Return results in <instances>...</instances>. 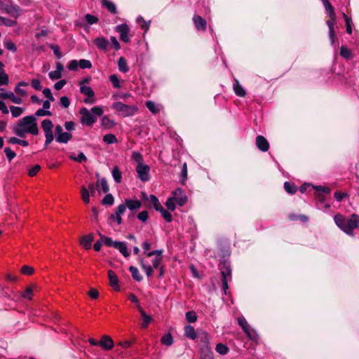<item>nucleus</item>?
<instances>
[{"instance_id":"1","label":"nucleus","mask_w":359,"mask_h":359,"mask_svg":"<svg viewBox=\"0 0 359 359\" xmlns=\"http://www.w3.org/2000/svg\"><path fill=\"white\" fill-rule=\"evenodd\" d=\"M13 132L17 136L22 138L25 137L27 133L37 135L39 128L35 116L33 115L27 116L19 120L13 129Z\"/></svg>"},{"instance_id":"2","label":"nucleus","mask_w":359,"mask_h":359,"mask_svg":"<svg viewBox=\"0 0 359 359\" xmlns=\"http://www.w3.org/2000/svg\"><path fill=\"white\" fill-rule=\"evenodd\" d=\"M334 220L337 226L348 235H352L353 230L359 226V216L355 214L351 215L349 219L337 214L334 216Z\"/></svg>"},{"instance_id":"3","label":"nucleus","mask_w":359,"mask_h":359,"mask_svg":"<svg viewBox=\"0 0 359 359\" xmlns=\"http://www.w3.org/2000/svg\"><path fill=\"white\" fill-rule=\"evenodd\" d=\"M103 113L104 111L100 106H95L90 109L82 107L79 111L80 121L82 125L91 127L97 121V118L102 116Z\"/></svg>"},{"instance_id":"4","label":"nucleus","mask_w":359,"mask_h":359,"mask_svg":"<svg viewBox=\"0 0 359 359\" xmlns=\"http://www.w3.org/2000/svg\"><path fill=\"white\" fill-rule=\"evenodd\" d=\"M111 107L118 114V115L123 117L133 116L138 111L137 105H128L121 102H116L113 103Z\"/></svg>"},{"instance_id":"5","label":"nucleus","mask_w":359,"mask_h":359,"mask_svg":"<svg viewBox=\"0 0 359 359\" xmlns=\"http://www.w3.org/2000/svg\"><path fill=\"white\" fill-rule=\"evenodd\" d=\"M222 290L225 294H228V282L231 280V269L228 263L224 262L221 267Z\"/></svg>"},{"instance_id":"6","label":"nucleus","mask_w":359,"mask_h":359,"mask_svg":"<svg viewBox=\"0 0 359 359\" xmlns=\"http://www.w3.org/2000/svg\"><path fill=\"white\" fill-rule=\"evenodd\" d=\"M41 127L46 137L45 145L47 146L50 144L54 139L53 133V124L50 119H45L41 122Z\"/></svg>"},{"instance_id":"7","label":"nucleus","mask_w":359,"mask_h":359,"mask_svg":"<svg viewBox=\"0 0 359 359\" xmlns=\"http://www.w3.org/2000/svg\"><path fill=\"white\" fill-rule=\"evenodd\" d=\"M238 323L242 327L243 332L247 334L249 339L256 341L258 339V335L256 331L250 328L247 320L243 316L238 318Z\"/></svg>"},{"instance_id":"8","label":"nucleus","mask_w":359,"mask_h":359,"mask_svg":"<svg viewBox=\"0 0 359 359\" xmlns=\"http://www.w3.org/2000/svg\"><path fill=\"white\" fill-rule=\"evenodd\" d=\"M0 10L15 18H18L22 13V11L18 6L4 3H1L0 4Z\"/></svg>"},{"instance_id":"9","label":"nucleus","mask_w":359,"mask_h":359,"mask_svg":"<svg viewBox=\"0 0 359 359\" xmlns=\"http://www.w3.org/2000/svg\"><path fill=\"white\" fill-rule=\"evenodd\" d=\"M135 170L137 173V177L142 182H145L149 181L150 178V168L149 165L144 163H140L137 165Z\"/></svg>"},{"instance_id":"10","label":"nucleus","mask_w":359,"mask_h":359,"mask_svg":"<svg viewBox=\"0 0 359 359\" xmlns=\"http://www.w3.org/2000/svg\"><path fill=\"white\" fill-rule=\"evenodd\" d=\"M80 92L81 93L86 95L88 97L84 99L83 102L86 104H93L95 102V100L94 98L95 93L93 90L88 86L81 85L80 86Z\"/></svg>"},{"instance_id":"11","label":"nucleus","mask_w":359,"mask_h":359,"mask_svg":"<svg viewBox=\"0 0 359 359\" xmlns=\"http://www.w3.org/2000/svg\"><path fill=\"white\" fill-rule=\"evenodd\" d=\"M116 31L120 34V39L125 43L130 41L128 36L129 27L126 24H121L116 27Z\"/></svg>"},{"instance_id":"12","label":"nucleus","mask_w":359,"mask_h":359,"mask_svg":"<svg viewBox=\"0 0 359 359\" xmlns=\"http://www.w3.org/2000/svg\"><path fill=\"white\" fill-rule=\"evenodd\" d=\"M172 198L175 200L176 203L179 205L180 206L184 205L187 201V197L185 194H184V192L182 189L178 188L172 193Z\"/></svg>"},{"instance_id":"13","label":"nucleus","mask_w":359,"mask_h":359,"mask_svg":"<svg viewBox=\"0 0 359 359\" xmlns=\"http://www.w3.org/2000/svg\"><path fill=\"white\" fill-rule=\"evenodd\" d=\"M99 346L104 351H109L113 348L114 344L111 337L103 335L99 341Z\"/></svg>"},{"instance_id":"14","label":"nucleus","mask_w":359,"mask_h":359,"mask_svg":"<svg viewBox=\"0 0 359 359\" xmlns=\"http://www.w3.org/2000/svg\"><path fill=\"white\" fill-rule=\"evenodd\" d=\"M197 337L195 338L196 342L198 343L200 346H205L209 344V335L206 332L202 330L197 331Z\"/></svg>"},{"instance_id":"15","label":"nucleus","mask_w":359,"mask_h":359,"mask_svg":"<svg viewBox=\"0 0 359 359\" xmlns=\"http://www.w3.org/2000/svg\"><path fill=\"white\" fill-rule=\"evenodd\" d=\"M0 98L6 100L9 99L15 104H22V100L14 95L13 92H0Z\"/></svg>"},{"instance_id":"16","label":"nucleus","mask_w":359,"mask_h":359,"mask_svg":"<svg viewBox=\"0 0 359 359\" xmlns=\"http://www.w3.org/2000/svg\"><path fill=\"white\" fill-rule=\"evenodd\" d=\"M256 145L262 151H266L269 148L267 140L262 135H258L256 138Z\"/></svg>"},{"instance_id":"17","label":"nucleus","mask_w":359,"mask_h":359,"mask_svg":"<svg viewBox=\"0 0 359 359\" xmlns=\"http://www.w3.org/2000/svg\"><path fill=\"white\" fill-rule=\"evenodd\" d=\"M193 22L198 30L205 31L206 29L207 22L200 15H195L193 18Z\"/></svg>"},{"instance_id":"18","label":"nucleus","mask_w":359,"mask_h":359,"mask_svg":"<svg viewBox=\"0 0 359 359\" xmlns=\"http://www.w3.org/2000/svg\"><path fill=\"white\" fill-rule=\"evenodd\" d=\"M93 43L101 50H106L109 44L108 39L104 37H97L93 40Z\"/></svg>"},{"instance_id":"19","label":"nucleus","mask_w":359,"mask_h":359,"mask_svg":"<svg viewBox=\"0 0 359 359\" xmlns=\"http://www.w3.org/2000/svg\"><path fill=\"white\" fill-rule=\"evenodd\" d=\"M137 309L140 311L143 322L141 324V327L144 329L147 328L149 324L152 321V318L150 316H148L144 309L141 307L140 304L137 305Z\"/></svg>"},{"instance_id":"20","label":"nucleus","mask_w":359,"mask_h":359,"mask_svg":"<svg viewBox=\"0 0 359 359\" xmlns=\"http://www.w3.org/2000/svg\"><path fill=\"white\" fill-rule=\"evenodd\" d=\"M108 278L109 280L110 285L114 287L115 290L118 291L120 290V287L118 285V278L116 274L112 270L108 271Z\"/></svg>"},{"instance_id":"21","label":"nucleus","mask_w":359,"mask_h":359,"mask_svg":"<svg viewBox=\"0 0 359 359\" xmlns=\"http://www.w3.org/2000/svg\"><path fill=\"white\" fill-rule=\"evenodd\" d=\"M336 20V15L334 14V18L332 19H330L327 21V25L329 27V37L331 41L332 45H334V39H335V32L334 29V24Z\"/></svg>"},{"instance_id":"22","label":"nucleus","mask_w":359,"mask_h":359,"mask_svg":"<svg viewBox=\"0 0 359 359\" xmlns=\"http://www.w3.org/2000/svg\"><path fill=\"white\" fill-rule=\"evenodd\" d=\"M201 354L203 359H212V352L210 345L200 346Z\"/></svg>"},{"instance_id":"23","label":"nucleus","mask_w":359,"mask_h":359,"mask_svg":"<svg viewBox=\"0 0 359 359\" xmlns=\"http://www.w3.org/2000/svg\"><path fill=\"white\" fill-rule=\"evenodd\" d=\"M93 235L88 234L84 236L81 238L80 243L82 245L86 250L91 248V243L93 241Z\"/></svg>"},{"instance_id":"24","label":"nucleus","mask_w":359,"mask_h":359,"mask_svg":"<svg viewBox=\"0 0 359 359\" xmlns=\"http://www.w3.org/2000/svg\"><path fill=\"white\" fill-rule=\"evenodd\" d=\"M184 335L190 339H195L197 337V332H196L194 327L190 325L184 327Z\"/></svg>"},{"instance_id":"25","label":"nucleus","mask_w":359,"mask_h":359,"mask_svg":"<svg viewBox=\"0 0 359 359\" xmlns=\"http://www.w3.org/2000/svg\"><path fill=\"white\" fill-rule=\"evenodd\" d=\"M115 248L117 249L125 257H128L130 256V252L125 242L118 241Z\"/></svg>"},{"instance_id":"26","label":"nucleus","mask_w":359,"mask_h":359,"mask_svg":"<svg viewBox=\"0 0 359 359\" xmlns=\"http://www.w3.org/2000/svg\"><path fill=\"white\" fill-rule=\"evenodd\" d=\"M233 90L236 95L239 97H244L246 94L245 89L240 84L239 81L235 79L233 83Z\"/></svg>"},{"instance_id":"27","label":"nucleus","mask_w":359,"mask_h":359,"mask_svg":"<svg viewBox=\"0 0 359 359\" xmlns=\"http://www.w3.org/2000/svg\"><path fill=\"white\" fill-rule=\"evenodd\" d=\"M126 207L130 210H137L141 208L142 203L137 200L126 199Z\"/></svg>"},{"instance_id":"28","label":"nucleus","mask_w":359,"mask_h":359,"mask_svg":"<svg viewBox=\"0 0 359 359\" xmlns=\"http://www.w3.org/2000/svg\"><path fill=\"white\" fill-rule=\"evenodd\" d=\"M140 266L142 269L144 271L147 276L148 278H151L153 276L154 273V269L150 265H147L143 259L139 258Z\"/></svg>"},{"instance_id":"29","label":"nucleus","mask_w":359,"mask_h":359,"mask_svg":"<svg viewBox=\"0 0 359 359\" xmlns=\"http://www.w3.org/2000/svg\"><path fill=\"white\" fill-rule=\"evenodd\" d=\"M72 137V135L69 133H62L60 135L56 136V141L59 143H67Z\"/></svg>"},{"instance_id":"30","label":"nucleus","mask_w":359,"mask_h":359,"mask_svg":"<svg viewBox=\"0 0 359 359\" xmlns=\"http://www.w3.org/2000/svg\"><path fill=\"white\" fill-rule=\"evenodd\" d=\"M28 83L25 81H20L19 82L17 86H15L14 90L16 94L21 96H26L27 95V91L25 89L21 88V87L23 86H27Z\"/></svg>"},{"instance_id":"31","label":"nucleus","mask_w":359,"mask_h":359,"mask_svg":"<svg viewBox=\"0 0 359 359\" xmlns=\"http://www.w3.org/2000/svg\"><path fill=\"white\" fill-rule=\"evenodd\" d=\"M102 4L103 6L106 7L110 13L113 14L117 13L116 6L113 2L108 0H102Z\"/></svg>"},{"instance_id":"32","label":"nucleus","mask_w":359,"mask_h":359,"mask_svg":"<svg viewBox=\"0 0 359 359\" xmlns=\"http://www.w3.org/2000/svg\"><path fill=\"white\" fill-rule=\"evenodd\" d=\"M149 204H147V207L152 205L156 210H158L162 205H161L158 198L154 195H149Z\"/></svg>"},{"instance_id":"33","label":"nucleus","mask_w":359,"mask_h":359,"mask_svg":"<svg viewBox=\"0 0 359 359\" xmlns=\"http://www.w3.org/2000/svg\"><path fill=\"white\" fill-rule=\"evenodd\" d=\"M118 67L119 71L123 73H126L129 70V68L127 65V62L123 57H121L118 59Z\"/></svg>"},{"instance_id":"34","label":"nucleus","mask_w":359,"mask_h":359,"mask_svg":"<svg viewBox=\"0 0 359 359\" xmlns=\"http://www.w3.org/2000/svg\"><path fill=\"white\" fill-rule=\"evenodd\" d=\"M145 105L147 108L154 114H158L160 111L158 106L151 100L147 101Z\"/></svg>"},{"instance_id":"35","label":"nucleus","mask_w":359,"mask_h":359,"mask_svg":"<svg viewBox=\"0 0 359 359\" xmlns=\"http://www.w3.org/2000/svg\"><path fill=\"white\" fill-rule=\"evenodd\" d=\"M129 271L130 272L132 277L137 281H141L142 276L140 275L139 270L137 267L130 266L129 267Z\"/></svg>"},{"instance_id":"36","label":"nucleus","mask_w":359,"mask_h":359,"mask_svg":"<svg viewBox=\"0 0 359 359\" xmlns=\"http://www.w3.org/2000/svg\"><path fill=\"white\" fill-rule=\"evenodd\" d=\"M112 177L116 183H120L122 180V174L117 166H114L111 171Z\"/></svg>"},{"instance_id":"37","label":"nucleus","mask_w":359,"mask_h":359,"mask_svg":"<svg viewBox=\"0 0 359 359\" xmlns=\"http://www.w3.org/2000/svg\"><path fill=\"white\" fill-rule=\"evenodd\" d=\"M161 341L163 345L167 346H170L173 344V338L170 333H168L164 334L161 339Z\"/></svg>"},{"instance_id":"38","label":"nucleus","mask_w":359,"mask_h":359,"mask_svg":"<svg viewBox=\"0 0 359 359\" xmlns=\"http://www.w3.org/2000/svg\"><path fill=\"white\" fill-rule=\"evenodd\" d=\"M10 111L14 118L19 117L25 111V109L20 107L11 106Z\"/></svg>"},{"instance_id":"39","label":"nucleus","mask_w":359,"mask_h":359,"mask_svg":"<svg viewBox=\"0 0 359 359\" xmlns=\"http://www.w3.org/2000/svg\"><path fill=\"white\" fill-rule=\"evenodd\" d=\"M81 194L83 201L88 204L90 202V194L88 189L85 186L81 187Z\"/></svg>"},{"instance_id":"40","label":"nucleus","mask_w":359,"mask_h":359,"mask_svg":"<svg viewBox=\"0 0 359 359\" xmlns=\"http://www.w3.org/2000/svg\"><path fill=\"white\" fill-rule=\"evenodd\" d=\"M340 55L344 58L348 60L353 57L351 50L346 46H341L340 48Z\"/></svg>"},{"instance_id":"41","label":"nucleus","mask_w":359,"mask_h":359,"mask_svg":"<svg viewBox=\"0 0 359 359\" xmlns=\"http://www.w3.org/2000/svg\"><path fill=\"white\" fill-rule=\"evenodd\" d=\"M137 22L140 25L141 28L147 32L149 29L150 21H145L144 19L142 16H139L137 18Z\"/></svg>"},{"instance_id":"42","label":"nucleus","mask_w":359,"mask_h":359,"mask_svg":"<svg viewBox=\"0 0 359 359\" xmlns=\"http://www.w3.org/2000/svg\"><path fill=\"white\" fill-rule=\"evenodd\" d=\"M16 25L17 21L0 16V26L5 25L6 27H13Z\"/></svg>"},{"instance_id":"43","label":"nucleus","mask_w":359,"mask_h":359,"mask_svg":"<svg viewBox=\"0 0 359 359\" xmlns=\"http://www.w3.org/2000/svg\"><path fill=\"white\" fill-rule=\"evenodd\" d=\"M326 11L329 13L330 18L332 19L334 18V11L332 6L328 0H322Z\"/></svg>"},{"instance_id":"44","label":"nucleus","mask_w":359,"mask_h":359,"mask_svg":"<svg viewBox=\"0 0 359 359\" xmlns=\"http://www.w3.org/2000/svg\"><path fill=\"white\" fill-rule=\"evenodd\" d=\"M8 143L10 144H20L22 147H27L29 145V142L26 140H20V139H18L15 137H11L8 140Z\"/></svg>"},{"instance_id":"45","label":"nucleus","mask_w":359,"mask_h":359,"mask_svg":"<svg viewBox=\"0 0 359 359\" xmlns=\"http://www.w3.org/2000/svg\"><path fill=\"white\" fill-rule=\"evenodd\" d=\"M156 211H158L161 213L162 217L166 222H170L172 221L171 214L167 210L164 209L162 206Z\"/></svg>"},{"instance_id":"46","label":"nucleus","mask_w":359,"mask_h":359,"mask_svg":"<svg viewBox=\"0 0 359 359\" xmlns=\"http://www.w3.org/2000/svg\"><path fill=\"white\" fill-rule=\"evenodd\" d=\"M186 320L190 323H193L197 320V315L196 313L194 311H189L185 314Z\"/></svg>"},{"instance_id":"47","label":"nucleus","mask_w":359,"mask_h":359,"mask_svg":"<svg viewBox=\"0 0 359 359\" xmlns=\"http://www.w3.org/2000/svg\"><path fill=\"white\" fill-rule=\"evenodd\" d=\"M103 141L107 144H114L118 142L116 137L113 134H107L103 137Z\"/></svg>"},{"instance_id":"48","label":"nucleus","mask_w":359,"mask_h":359,"mask_svg":"<svg viewBox=\"0 0 359 359\" xmlns=\"http://www.w3.org/2000/svg\"><path fill=\"white\" fill-rule=\"evenodd\" d=\"M69 158L72 161H76L79 163H82L87 160L86 156H85V154L83 152H80L77 156H76L73 154H71L69 156Z\"/></svg>"},{"instance_id":"49","label":"nucleus","mask_w":359,"mask_h":359,"mask_svg":"<svg viewBox=\"0 0 359 359\" xmlns=\"http://www.w3.org/2000/svg\"><path fill=\"white\" fill-rule=\"evenodd\" d=\"M284 189L287 193L291 194H293L297 191V188L294 184L289 182H285L284 183Z\"/></svg>"},{"instance_id":"50","label":"nucleus","mask_w":359,"mask_h":359,"mask_svg":"<svg viewBox=\"0 0 359 359\" xmlns=\"http://www.w3.org/2000/svg\"><path fill=\"white\" fill-rule=\"evenodd\" d=\"M8 76L6 74L3 67H0V85H7L8 83Z\"/></svg>"},{"instance_id":"51","label":"nucleus","mask_w":359,"mask_h":359,"mask_svg":"<svg viewBox=\"0 0 359 359\" xmlns=\"http://www.w3.org/2000/svg\"><path fill=\"white\" fill-rule=\"evenodd\" d=\"M102 240L106 246L114 247V248L116 245V243H118V241H114L111 238L107 236H102Z\"/></svg>"},{"instance_id":"52","label":"nucleus","mask_w":359,"mask_h":359,"mask_svg":"<svg viewBox=\"0 0 359 359\" xmlns=\"http://www.w3.org/2000/svg\"><path fill=\"white\" fill-rule=\"evenodd\" d=\"M215 349H216L217 352H218L219 354H222V355L226 354L229 350V348L227 347V346H226L223 344H217Z\"/></svg>"},{"instance_id":"53","label":"nucleus","mask_w":359,"mask_h":359,"mask_svg":"<svg viewBox=\"0 0 359 359\" xmlns=\"http://www.w3.org/2000/svg\"><path fill=\"white\" fill-rule=\"evenodd\" d=\"M343 17L344 18L345 23H346V32L348 34H351L352 33L351 18H349L345 13H343Z\"/></svg>"},{"instance_id":"54","label":"nucleus","mask_w":359,"mask_h":359,"mask_svg":"<svg viewBox=\"0 0 359 359\" xmlns=\"http://www.w3.org/2000/svg\"><path fill=\"white\" fill-rule=\"evenodd\" d=\"M109 81L111 82L113 87L115 88H120V80L118 78L117 75L112 74L109 76Z\"/></svg>"},{"instance_id":"55","label":"nucleus","mask_w":359,"mask_h":359,"mask_svg":"<svg viewBox=\"0 0 359 359\" xmlns=\"http://www.w3.org/2000/svg\"><path fill=\"white\" fill-rule=\"evenodd\" d=\"M50 48L53 50L54 55L57 57V58L60 59L62 57V54L60 51L59 46L55 44H50Z\"/></svg>"},{"instance_id":"56","label":"nucleus","mask_w":359,"mask_h":359,"mask_svg":"<svg viewBox=\"0 0 359 359\" xmlns=\"http://www.w3.org/2000/svg\"><path fill=\"white\" fill-rule=\"evenodd\" d=\"M113 124V121L107 116H103L101 119V125L105 128H109Z\"/></svg>"},{"instance_id":"57","label":"nucleus","mask_w":359,"mask_h":359,"mask_svg":"<svg viewBox=\"0 0 359 359\" xmlns=\"http://www.w3.org/2000/svg\"><path fill=\"white\" fill-rule=\"evenodd\" d=\"M79 65L81 69H90L92 67L91 62L85 59L80 60Z\"/></svg>"},{"instance_id":"58","label":"nucleus","mask_w":359,"mask_h":359,"mask_svg":"<svg viewBox=\"0 0 359 359\" xmlns=\"http://www.w3.org/2000/svg\"><path fill=\"white\" fill-rule=\"evenodd\" d=\"M4 153L9 161H11L16 156V154L13 151L10 147H6L4 149Z\"/></svg>"},{"instance_id":"59","label":"nucleus","mask_w":359,"mask_h":359,"mask_svg":"<svg viewBox=\"0 0 359 359\" xmlns=\"http://www.w3.org/2000/svg\"><path fill=\"white\" fill-rule=\"evenodd\" d=\"M114 199L111 194H107L102 199V204L111 205L114 203Z\"/></svg>"},{"instance_id":"60","label":"nucleus","mask_w":359,"mask_h":359,"mask_svg":"<svg viewBox=\"0 0 359 359\" xmlns=\"http://www.w3.org/2000/svg\"><path fill=\"white\" fill-rule=\"evenodd\" d=\"M132 159L137 163V164L143 163L142 156L138 151H133L132 153Z\"/></svg>"},{"instance_id":"61","label":"nucleus","mask_w":359,"mask_h":359,"mask_svg":"<svg viewBox=\"0 0 359 359\" xmlns=\"http://www.w3.org/2000/svg\"><path fill=\"white\" fill-rule=\"evenodd\" d=\"M85 19L88 25H93L97 22L98 19L95 16H93L90 14H86L85 15Z\"/></svg>"},{"instance_id":"62","label":"nucleus","mask_w":359,"mask_h":359,"mask_svg":"<svg viewBox=\"0 0 359 359\" xmlns=\"http://www.w3.org/2000/svg\"><path fill=\"white\" fill-rule=\"evenodd\" d=\"M176 202L175 201V200L172 198V197L171 198H169L167 201H166V206L168 208V209L173 211L175 210V207H176Z\"/></svg>"},{"instance_id":"63","label":"nucleus","mask_w":359,"mask_h":359,"mask_svg":"<svg viewBox=\"0 0 359 359\" xmlns=\"http://www.w3.org/2000/svg\"><path fill=\"white\" fill-rule=\"evenodd\" d=\"M60 104L64 108H67L70 105V100L67 96H62L60 97Z\"/></svg>"},{"instance_id":"64","label":"nucleus","mask_w":359,"mask_h":359,"mask_svg":"<svg viewBox=\"0 0 359 359\" xmlns=\"http://www.w3.org/2000/svg\"><path fill=\"white\" fill-rule=\"evenodd\" d=\"M4 46L8 50L15 53L17 50V47L14 43L11 41H6L4 43Z\"/></svg>"}]
</instances>
